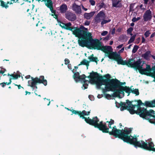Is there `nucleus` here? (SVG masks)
<instances>
[{
    "label": "nucleus",
    "mask_w": 155,
    "mask_h": 155,
    "mask_svg": "<svg viewBox=\"0 0 155 155\" xmlns=\"http://www.w3.org/2000/svg\"><path fill=\"white\" fill-rule=\"evenodd\" d=\"M108 33V32L107 31H103L101 33V35L102 36H105Z\"/></svg>",
    "instance_id": "58836bf2"
},
{
    "label": "nucleus",
    "mask_w": 155,
    "mask_h": 155,
    "mask_svg": "<svg viewBox=\"0 0 155 155\" xmlns=\"http://www.w3.org/2000/svg\"><path fill=\"white\" fill-rule=\"evenodd\" d=\"M89 2L92 5H94L95 3V2L93 0H90Z\"/></svg>",
    "instance_id": "4c0bfd02"
},
{
    "label": "nucleus",
    "mask_w": 155,
    "mask_h": 155,
    "mask_svg": "<svg viewBox=\"0 0 155 155\" xmlns=\"http://www.w3.org/2000/svg\"><path fill=\"white\" fill-rule=\"evenodd\" d=\"M152 17V12L150 10H147L143 15V20L145 21L150 20Z\"/></svg>",
    "instance_id": "f8f14e48"
},
{
    "label": "nucleus",
    "mask_w": 155,
    "mask_h": 155,
    "mask_svg": "<svg viewBox=\"0 0 155 155\" xmlns=\"http://www.w3.org/2000/svg\"><path fill=\"white\" fill-rule=\"evenodd\" d=\"M105 77L106 78H110V75L109 74H107L105 75Z\"/></svg>",
    "instance_id": "6e6d98bb"
},
{
    "label": "nucleus",
    "mask_w": 155,
    "mask_h": 155,
    "mask_svg": "<svg viewBox=\"0 0 155 155\" xmlns=\"http://www.w3.org/2000/svg\"><path fill=\"white\" fill-rule=\"evenodd\" d=\"M90 21H86L84 23V25H88L90 24Z\"/></svg>",
    "instance_id": "79ce46f5"
},
{
    "label": "nucleus",
    "mask_w": 155,
    "mask_h": 155,
    "mask_svg": "<svg viewBox=\"0 0 155 155\" xmlns=\"http://www.w3.org/2000/svg\"><path fill=\"white\" fill-rule=\"evenodd\" d=\"M66 18L71 21H74L76 18V16L75 14L71 12H68L66 14Z\"/></svg>",
    "instance_id": "4468645a"
},
{
    "label": "nucleus",
    "mask_w": 155,
    "mask_h": 155,
    "mask_svg": "<svg viewBox=\"0 0 155 155\" xmlns=\"http://www.w3.org/2000/svg\"><path fill=\"white\" fill-rule=\"evenodd\" d=\"M101 50L105 52L106 54H107L109 52L112 51V48L110 46H104L103 45Z\"/></svg>",
    "instance_id": "a211bd4d"
},
{
    "label": "nucleus",
    "mask_w": 155,
    "mask_h": 155,
    "mask_svg": "<svg viewBox=\"0 0 155 155\" xmlns=\"http://www.w3.org/2000/svg\"><path fill=\"white\" fill-rule=\"evenodd\" d=\"M68 67L69 69H70V70L72 68H71V65L70 64H68Z\"/></svg>",
    "instance_id": "5fc2aeb1"
},
{
    "label": "nucleus",
    "mask_w": 155,
    "mask_h": 155,
    "mask_svg": "<svg viewBox=\"0 0 155 155\" xmlns=\"http://www.w3.org/2000/svg\"><path fill=\"white\" fill-rule=\"evenodd\" d=\"M133 29L132 28L130 27L127 30V32L128 33L130 34L131 32L133 30Z\"/></svg>",
    "instance_id": "c9c22d12"
},
{
    "label": "nucleus",
    "mask_w": 155,
    "mask_h": 155,
    "mask_svg": "<svg viewBox=\"0 0 155 155\" xmlns=\"http://www.w3.org/2000/svg\"><path fill=\"white\" fill-rule=\"evenodd\" d=\"M113 41H110V44H109L110 45H112V44H113Z\"/></svg>",
    "instance_id": "69168bd1"
},
{
    "label": "nucleus",
    "mask_w": 155,
    "mask_h": 155,
    "mask_svg": "<svg viewBox=\"0 0 155 155\" xmlns=\"http://www.w3.org/2000/svg\"><path fill=\"white\" fill-rule=\"evenodd\" d=\"M30 77V75L26 76L25 77V78H26V79L29 78Z\"/></svg>",
    "instance_id": "bf43d9fd"
},
{
    "label": "nucleus",
    "mask_w": 155,
    "mask_h": 155,
    "mask_svg": "<svg viewBox=\"0 0 155 155\" xmlns=\"http://www.w3.org/2000/svg\"><path fill=\"white\" fill-rule=\"evenodd\" d=\"M148 0H144V3L146 4H147Z\"/></svg>",
    "instance_id": "052dcab7"
},
{
    "label": "nucleus",
    "mask_w": 155,
    "mask_h": 155,
    "mask_svg": "<svg viewBox=\"0 0 155 155\" xmlns=\"http://www.w3.org/2000/svg\"><path fill=\"white\" fill-rule=\"evenodd\" d=\"M71 24L70 22L67 23H61L60 25L62 28L67 30L71 31L73 34L76 36L82 37L83 35L81 34L82 31L81 29L87 30V28H85L83 26H81L79 28L77 27H72Z\"/></svg>",
    "instance_id": "423d86ee"
},
{
    "label": "nucleus",
    "mask_w": 155,
    "mask_h": 155,
    "mask_svg": "<svg viewBox=\"0 0 155 155\" xmlns=\"http://www.w3.org/2000/svg\"><path fill=\"white\" fill-rule=\"evenodd\" d=\"M17 85L18 86V88L19 89H20L21 87V88H23V87H21V85Z\"/></svg>",
    "instance_id": "680f3d73"
},
{
    "label": "nucleus",
    "mask_w": 155,
    "mask_h": 155,
    "mask_svg": "<svg viewBox=\"0 0 155 155\" xmlns=\"http://www.w3.org/2000/svg\"><path fill=\"white\" fill-rule=\"evenodd\" d=\"M1 5L4 7H5V8H7L8 6L7 5H5V3L2 1H1Z\"/></svg>",
    "instance_id": "e433bc0d"
},
{
    "label": "nucleus",
    "mask_w": 155,
    "mask_h": 155,
    "mask_svg": "<svg viewBox=\"0 0 155 155\" xmlns=\"http://www.w3.org/2000/svg\"><path fill=\"white\" fill-rule=\"evenodd\" d=\"M145 39L143 37L142 38V42L143 43H144L145 42Z\"/></svg>",
    "instance_id": "603ef678"
},
{
    "label": "nucleus",
    "mask_w": 155,
    "mask_h": 155,
    "mask_svg": "<svg viewBox=\"0 0 155 155\" xmlns=\"http://www.w3.org/2000/svg\"><path fill=\"white\" fill-rule=\"evenodd\" d=\"M123 44H121L119 45H118V46H117V48H118V49H120V48H121L123 46Z\"/></svg>",
    "instance_id": "09e8293b"
},
{
    "label": "nucleus",
    "mask_w": 155,
    "mask_h": 155,
    "mask_svg": "<svg viewBox=\"0 0 155 155\" xmlns=\"http://www.w3.org/2000/svg\"><path fill=\"white\" fill-rule=\"evenodd\" d=\"M134 25V23H132L130 24V26H133Z\"/></svg>",
    "instance_id": "338daca9"
},
{
    "label": "nucleus",
    "mask_w": 155,
    "mask_h": 155,
    "mask_svg": "<svg viewBox=\"0 0 155 155\" xmlns=\"http://www.w3.org/2000/svg\"><path fill=\"white\" fill-rule=\"evenodd\" d=\"M139 48V47L136 45L134 46V48L132 50V52L133 53H135L137 51Z\"/></svg>",
    "instance_id": "cd10ccee"
},
{
    "label": "nucleus",
    "mask_w": 155,
    "mask_h": 155,
    "mask_svg": "<svg viewBox=\"0 0 155 155\" xmlns=\"http://www.w3.org/2000/svg\"><path fill=\"white\" fill-rule=\"evenodd\" d=\"M143 6V5L141 4V5H140V8L141 9H142L143 10H144L145 8H142V7Z\"/></svg>",
    "instance_id": "4d7b16f0"
},
{
    "label": "nucleus",
    "mask_w": 155,
    "mask_h": 155,
    "mask_svg": "<svg viewBox=\"0 0 155 155\" xmlns=\"http://www.w3.org/2000/svg\"><path fill=\"white\" fill-rule=\"evenodd\" d=\"M45 5L50 8L51 12L54 13L55 11L53 10V3L51 0H47L45 1Z\"/></svg>",
    "instance_id": "2eb2a0df"
},
{
    "label": "nucleus",
    "mask_w": 155,
    "mask_h": 155,
    "mask_svg": "<svg viewBox=\"0 0 155 155\" xmlns=\"http://www.w3.org/2000/svg\"><path fill=\"white\" fill-rule=\"evenodd\" d=\"M111 125L110 124H109V128L111 129V131L109 132L110 134L113 135L116 137H118L126 142L133 144L134 142L133 139L135 138L129 136L131 131L130 128L125 127L124 130H120L117 129L116 126H114L112 129Z\"/></svg>",
    "instance_id": "7ed1b4c3"
},
{
    "label": "nucleus",
    "mask_w": 155,
    "mask_h": 155,
    "mask_svg": "<svg viewBox=\"0 0 155 155\" xmlns=\"http://www.w3.org/2000/svg\"><path fill=\"white\" fill-rule=\"evenodd\" d=\"M131 92L134 94H136L137 95H138L139 94V90L137 89H131Z\"/></svg>",
    "instance_id": "393cba45"
},
{
    "label": "nucleus",
    "mask_w": 155,
    "mask_h": 155,
    "mask_svg": "<svg viewBox=\"0 0 155 155\" xmlns=\"http://www.w3.org/2000/svg\"><path fill=\"white\" fill-rule=\"evenodd\" d=\"M107 122H108L109 124H113L114 123V121L113 120H111L109 122L107 121Z\"/></svg>",
    "instance_id": "49530a36"
},
{
    "label": "nucleus",
    "mask_w": 155,
    "mask_h": 155,
    "mask_svg": "<svg viewBox=\"0 0 155 155\" xmlns=\"http://www.w3.org/2000/svg\"><path fill=\"white\" fill-rule=\"evenodd\" d=\"M140 19V17H137V18H136L135 17H134L132 19V21L133 22H135L136 21H137L139 20Z\"/></svg>",
    "instance_id": "f704fd0d"
},
{
    "label": "nucleus",
    "mask_w": 155,
    "mask_h": 155,
    "mask_svg": "<svg viewBox=\"0 0 155 155\" xmlns=\"http://www.w3.org/2000/svg\"><path fill=\"white\" fill-rule=\"evenodd\" d=\"M141 104H142L141 101L139 100L137 105H134L131 104L130 101L127 100L126 103H120L121 107L120 109L121 110H123L124 109H127L131 114H133L136 113L139 114L140 117L149 120L151 123H155L154 111L152 110L147 111L146 109L140 107Z\"/></svg>",
    "instance_id": "f03ea898"
},
{
    "label": "nucleus",
    "mask_w": 155,
    "mask_h": 155,
    "mask_svg": "<svg viewBox=\"0 0 155 155\" xmlns=\"http://www.w3.org/2000/svg\"><path fill=\"white\" fill-rule=\"evenodd\" d=\"M97 97L99 98H101V97H102V96L101 95H100V94H98L97 96Z\"/></svg>",
    "instance_id": "e2e57ef3"
},
{
    "label": "nucleus",
    "mask_w": 155,
    "mask_h": 155,
    "mask_svg": "<svg viewBox=\"0 0 155 155\" xmlns=\"http://www.w3.org/2000/svg\"><path fill=\"white\" fill-rule=\"evenodd\" d=\"M142 62L140 61L134 62L133 59H129L127 61V65L128 67L136 68L141 74H147V71L149 72L151 70L150 66L146 64V68H143L142 66L144 63V62Z\"/></svg>",
    "instance_id": "39448f33"
},
{
    "label": "nucleus",
    "mask_w": 155,
    "mask_h": 155,
    "mask_svg": "<svg viewBox=\"0 0 155 155\" xmlns=\"http://www.w3.org/2000/svg\"><path fill=\"white\" fill-rule=\"evenodd\" d=\"M89 61L86 59H84L81 62L80 64H79L78 65L81 64L85 65L87 66V69H88V67L89 65Z\"/></svg>",
    "instance_id": "b1692460"
},
{
    "label": "nucleus",
    "mask_w": 155,
    "mask_h": 155,
    "mask_svg": "<svg viewBox=\"0 0 155 155\" xmlns=\"http://www.w3.org/2000/svg\"><path fill=\"white\" fill-rule=\"evenodd\" d=\"M152 71L153 72H152L151 73L155 77V68H154V69H153ZM151 71H152V70H151L150 71H149V72L147 71V74H146L147 75H148L149 74H150V73H151Z\"/></svg>",
    "instance_id": "c756f323"
},
{
    "label": "nucleus",
    "mask_w": 155,
    "mask_h": 155,
    "mask_svg": "<svg viewBox=\"0 0 155 155\" xmlns=\"http://www.w3.org/2000/svg\"><path fill=\"white\" fill-rule=\"evenodd\" d=\"M134 4H131L130 5V11H132L134 10Z\"/></svg>",
    "instance_id": "7c9ffc66"
},
{
    "label": "nucleus",
    "mask_w": 155,
    "mask_h": 155,
    "mask_svg": "<svg viewBox=\"0 0 155 155\" xmlns=\"http://www.w3.org/2000/svg\"><path fill=\"white\" fill-rule=\"evenodd\" d=\"M72 112L75 114H79L80 117H82L83 119H85V120L87 123L94 126L95 127H97L100 130H102L103 132H108V129L107 128L105 124H103L102 121L100 122L99 124L98 123V122L99 121V120L97 117L93 118L92 119L87 118L84 117V116L89 115L90 111L86 112L85 110H83L81 112V111L79 112L73 110Z\"/></svg>",
    "instance_id": "20e7f679"
},
{
    "label": "nucleus",
    "mask_w": 155,
    "mask_h": 155,
    "mask_svg": "<svg viewBox=\"0 0 155 155\" xmlns=\"http://www.w3.org/2000/svg\"><path fill=\"white\" fill-rule=\"evenodd\" d=\"M88 97L89 99L91 101H93L94 99V97L93 95H89Z\"/></svg>",
    "instance_id": "a19ab883"
},
{
    "label": "nucleus",
    "mask_w": 155,
    "mask_h": 155,
    "mask_svg": "<svg viewBox=\"0 0 155 155\" xmlns=\"http://www.w3.org/2000/svg\"><path fill=\"white\" fill-rule=\"evenodd\" d=\"M25 93H26V94H25V95H27V94L28 93L29 94H30V92H28V91H25Z\"/></svg>",
    "instance_id": "0e129e2a"
},
{
    "label": "nucleus",
    "mask_w": 155,
    "mask_h": 155,
    "mask_svg": "<svg viewBox=\"0 0 155 155\" xmlns=\"http://www.w3.org/2000/svg\"><path fill=\"white\" fill-rule=\"evenodd\" d=\"M105 95L107 99H109L111 97V96L109 94H105Z\"/></svg>",
    "instance_id": "37998d69"
},
{
    "label": "nucleus",
    "mask_w": 155,
    "mask_h": 155,
    "mask_svg": "<svg viewBox=\"0 0 155 155\" xmlns=\"http://www.w3.org/2000/svg\"><path fill=\"white\" fill-rule=\"evenodd\" d=\"M8 75L12 76L13 77V78L15 79H17L18 77V76L17 74H12L11 75H10L9 74H8Z\"/></svg>",
    "instance_id": "473e14b6"
},
{
    "label": "nucleus",
    "mask_w": 155,
    "mask_h": 155,
    "mask_svg": "<svg viewBox=\"0 0 155 155\" xmlns=\"http://www.w3.org/2000/svg\"><path fill=\"white\" fill-rule=\"evenodd\" d=\"M65 64H67L69 62V60L68 59H65L64 60Z\"/></svg>",
    "instance_id": "c03bdc74"
},
{
    "label": "nucleus",
    "mask_w": 155,
    "mask_h": 155,
    "mask_svg": "<svg viewBox=\"0 0 155 155\" xmlns=\"http://www.w3.org/2000/svg\"><path fill=\"white\" fill-rule=\"evenodd\" d=\"M113 6L116 8L122 7L121 1L119 0H112Z\"/></svg>",
    "instance_id": "f3484780"
},
{
    "label": "nucleus",
    "mask_w": 155,
    "mask_h": 155,
    "mask_svg": "<svg viewBox=\"0 0 155 155\" xmlns=\"http://www.w3.org/2000/svg\"><path fill=\"white\" fill-rule=\"evenodd\" d=\"M115 28H114L111 30V34L114 35L115 33Z\"/></svg>",
    "instance_id": "de8ad7c7"
},
{
    "label": "nucleus",
    "mask_w": 155,
    "mask_h": 155,
    "mask_svg": "<svg viewBox=\"0 0 155 155\" xmlns=\"http://www.w3.org/2000/svg\"><path fill=\"white\" fill-rule=\"evenodd\" d=\"M5 70H2L0 71V73H2L3 74L4 73L5 71Z\"/></svg>",
    "instance_id": "13d9d810"
},
{
    "label": "nucleus",
    "mask_w": 155,
    "mask_h": 155,
    "mask_svg": "<svg viewBox=\"0 0 155 155\" xmlns=\"http://www.w3.org/2000/svg\"><path fill=\"white\" fill-rule=\"evenodd\" d=\"M124 50V47L122 48L119 51L118 53H120L123 52V51Z\"/></svg>",
    "instance_id": "a18cd8bd"
},
{
    "label": "nucleus",
    "mask_w": 155,
    "mask_h": 155,
    "mask_svg": "<svg viewBox=\"0 0 155 155\" xmlns=\"http://www.w3.org/2000/svg\"><path fill=\"white\" fill-rule=\"evenodd\" d=\"M155 36V32L152 33L150 36V38H152Z\"/></svg>",
    "instance_id": "864d4df0"
},
{
    "label": "nucleus",
    "mask_w": 155,
    "mask_h": 155,
    "mask_svg": "<svg viewBox=\"0 0 155 155\" xmlns=\"http://www.w3.org/2000/svg\"><path fill=\"white\" fill-rule=\"evenodd\" d=\"M31 80L28 81V86L32 87L33 89L35 88L37 89V87L35 86L37 83H43L45 86H46L47 84L46 80L44 79V77L43 76H41L40 78H35L31 77Z\"/></svg>",
    "instance_id": "1a4fd4ad"
},
{
    "label": "nucleus",
    "mask_w": 155,
    "mask_h": 155,
    "mask_svg": "<svg viewBox=\"0 0 155 155\" xmlns=\"http://www.w3.org/2000/svg\"><path fill=\"white\" fill-rule=\"evenodd\" d=\"M115 60L117 61L118 64H121V63H122L123 60L121 59V58L119 55V56L117 57V59H115Z\"/></svg>",
    "instance_id": "a878e982"
},
{
    "label": "nucleus",
    "mask_w": 155,
    "mask_h": 155,
    "mask_svg": "<svg viewBox=\"0 0 155 155\" xmlns=\"http://www.w3.org/2000/svg\"><path fill=\"white\" fill-rule=\"evenodd\" d=\"M72 9L77 14H80L81 13V6L77 5L75 3L72 4Z\"/></svg>",
    "instance_id": "ddd939ff"
},
{
    "label": "nucleus",
    "mask_w": 155,
    "mask_h": 155,
    "mask_svg": "<svg viewBox=\"0 0 155 155\" xmlns=\"http://www.w3.org/2000/svg\"><path fill=\"white\" fill-rule=\"evenodd\" d=\"M150 54V52L149 51H147L144 54L142 55V57L146 60L149 59V55Z\"/></svg>",
    "instance_id": "5701e85b"
},
{
    "label": "nucleus",
    "mask_w": 155,
    "mask_h": 155,
    "mask_svg": "<svg viewBox=\"0 0 155 155\" xmlns=\"http://www.w3.org/2000/svg\"><path fill=\"white\" fill-rule=\"evenodd\" d=\"M127 61H124L123 60L122 61V63H121V64L125 65H127Z\"/></svg>",
    "instance_id": "ea45409f"
},
{
    "label": "nucleus",
    "mask_w": 155,
    "mask_h": 155,
    "mask_svg": "<svg viewBox=\"0 0 155 155\" xmlns=\"http://www.w3.org/2000/svg\"><path fill=\"white\" fill-rule=\"evenodd\" d=\"M73 77L76 82L80 81L83 84L82 87L84 90L87 88L88 84L90 81L95 84L97 87L101 89L103 93L116 90L112 94V96L114 97L122 98L124 96V91L128 93L127 96L129 95V94L131 92V89L126 87L120 86L116 90L118 85L114 79H112L109 81L107 79L101 80L98 78V74L96 73L92 72L90 73V75L88 77V78H90L89 81L85 80L86 77L85 75L80 76L78 72L74 73Z\"/></svg>",
    "instance_id": "f257e3e1"
},
{
    "label": "nucleus",
    "mask_w": 155,
    "mask_h": 155,
    "mask_svg": "<svg viewBox=\"0 0 155 155\" xmlns=\"http://www.w3.org/2000/svg\"><path fill=\"white\" fill-rule=\"evenodd\" d=\"M145 105L150 107H155V100L151 101H147L145 102Z\"/></svg>",
    "instance_id": "aec40b11"
},
{
    "label": "nucleus",
    "mask_w": 155,
    "mask_h": 155,
    "mask_svg": "<svg viewBox=\"0 0 155 155\" xmlns=\"http://www.w3.org/2000/svg\"><path fill=\"white\" fill-rule=\"evenodd\" d=\"M81 31H82L81 34L83 36L82 37L77 36L79 38L78 41V43L79 45L82 47H84L87 45L89 46V44L90 38L88 36L89 33L87 32V29H81Z\"/></svg>",
    "instance_id": "6e6552de"
},
{
    "label": "nucleus",
    "mask_w": 155,
    "mask_h": 155,
    "mask_svg": "<svg viewBox=\"0 0 155 155\" xmlns=\"http://www.w3.org/2000/svg\"><path fill=\"white\" fill-rule=\"evenodd\" d=\"M151 57L153 59H154L155 60V56L153 55H152Z\"/></svg>",
    "instance_id": "774afa93"
},
{
    "label": "nucleus",
    "mask_w": 155,
    "mask_h": 155,
    "mask_svg": "<svg viewBox=\"0 0 155 155\" xmlns=\"http://www.w3.org/2000/svg\"><path fill=\"white\" fill-rule=\"evenodd\" d=\"M88 36L90 38L89 46L94 49L101 50L103 46L102 43L98 39L93 40L90 33H89Z\"/></svg>",
    "instance_id": "9d476101"
},
{
    "label": "nucleus",
    "mask_w": 155,
    "mask_h": 155,
    "mask_svg": "<svg viewBox=\"0 0 155 155\" xmlns=\"http://www.w3.org/2000/svg\"><path fill=\"white\" fill-rule=\"evenodd\" d=\"M105 56L108 57L110 59H113L114 60L117 59L119 55L112 51L109 52L107 54H105Z\"/></svg>",
    "instance_id": "dca6fc26"
},
{
    "label": "nucleus",
    "mask_w": 155,
    "mask_h": 155,
    "mask_svg": "<svg viewBox=\"0 0 155 155\" xmlns=\"http://www.w3.org/2000/svg\"><path fill=\"white\" fill-rule=\"evenodd\" d=\"M133 140L134 142L133 144L135 147L137 146L147 150L155 151V148H153L154 145L152 142L149 143L148 145L147 143L145 142L144 141H137L136 137L133 139Z\"/></svg>",
    "instance_id": "0eeeda50"
},
{
    "label": "nucleus",
    "mask_w": 155,
    "mask_h": 155,
    "mask_svg": "<svg viewBox=\"0 0 155 155\" xmlns=\"http://www.w3.org/2000/svg\"><path fill=\"white\" fill-rule=\"evenodd\" d=\"M88 59L89 60V62L90 61L95 62L97 64V62L98 61V59L97 57H94L93 54H92L89 56Z\"/></svg>",
    "instance_id": "4be33fe9"
},
{
    "label": "nucleus",
    "mask_w": 155,
    "mask_h": 155,
    "mask_svg": "<svg viewBox=\"0 0 155 155\" xmlns=\"http://www.w3.org/2000/svg\"><path fill=\"white\" fill-rule=\"evenodd\" d=\"M67 6L65 4H62L60 7V11L61 13H65L67 10Z\"/></svg>",
    "instance_id": "412c9836"
},
{
    "label": "nucleus",
    "mask_w": 155,
    "mask_h": 155,
    "mask_svg": "<svg viewBox=\"0 0 155 155\" xmlns=\"http://www.w3.org/2000/svg\"><path fill=\"white\" fill-rule=\"evenodd\" d=\"M135 35H134L132 37H131V38L129 40V41L128 42V43L130 44L133 42L135 40Z\"/></svg>",
    "instance_id": "c85d7f7f"
},
{
    "label": "nucleus",
    "mask_w": 155,
    "mask_h": 155,
    "mask_svg": "<svg viewBox=\"0 0 155 155\" xmlns=\"http://www.w3.org/2000/svg\"><path fill=\"white\" fill-rule=\"evenodd\" d=\"M81 6L82 9L84 10L85 11H86L87 10V9L86 8H85L83 5H81Z\"/></svg>",
    "instance_id": "8fccbe9b"
},
{
    "label": "nucleus",
    "mask_w": 155,
    "mask_h": 155,
    "mask_svg": "<svg viewBox=\"0 0 155 155\" xmlns=\"http://www.w3.org/2000/svg\"><path fill=\"white\" fill-rule=\"evenodd\" d=\"M11 79H10L9 81L10 82L9 83H2L1 84L2 85V87H4V86H5V85H8L11 84Z\"/></svg>",
    "instance_id": "2f4dec72"
},
{
    "label": "nucleus",
    "mask_w": 155,
    "mask_h": 155,
    "mask_svg": "<svg viewBox=\"0 0 155 155\" xmlns=\"http://www.w3.org/2000/svg\"><path fill=\"white\" fill-rule=\"evenodd\" d=\"M104 4L102 3H101L99 5V7L100 8H101L103 7Z\"/></svg>",
    "instance_id": "3c124183"
},
{
    "label": "nucleus",
    "mask_w": 155,
    "mask_h": 155,
    "mask_svg": "<svg viewBox=\"0 0 155 155\" xmlns=\"http://www.w3.org/2000/svg\"><path fill=\"white\" fill-rule=\"evenodd\" d=\"M105 17L104 13L103 11H100L94 19L95 22L97 24L101 22L102 20L105 18Z\"/></svg>",
    "instance_id": "9b49d317"
},
{
    "label": "nucleus",
    "mask_w": 155,
    "mask_h": 155,
    "mask_svg": "<svg viewBox=\"0 0 155 155\" xmlns=\"http://www.w3.org/2000/svg\"><path fill=\"white\" fill-rule=\"evenodd\" d=\"M150 33L149 31H147L146 32L144 33V35L146 37H148L150 35Z\"/></svg>",
    "instance_id": "72a5a7b5"
},
{
    "label": "nucleus",
    "mask_w": 155,
    "mask_h": 155,
    "mask_svg": "<svg viewBox=\"0 0 155 155\" xmlns=\"http://www.w3.org/2000/svg\"><path fill=\"white\" fill-rule=\"evenodd\" d=\"M95 12H92L90 13H85L84 15V18L87 19H90L94 15Z\"/></svg>",
    "instance_id": "6ab92c4d"
},
{
    "label": "nucleus",
    "mask_w": 155,
    "mask_h": 155,
    "mask_svg": "<svg viewBox=\"0 0 155 155\" xmlns=\"http://www.w3.org/2000/svg\"><path fill=\"white\" fill-rule=\"evenodd\" d=\"M111 21L110 19H108V20H107L106 19H103L102 20V21L101 22V24L102 25H103L105 24H106L107 23Z\"/></svg>",
    "instance_id": "bb28decb"
}]
</instances>
